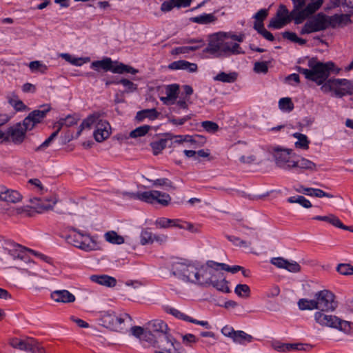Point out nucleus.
<instances>
[{
  "instance_id": "obj_1",
  "label": "nucleus",
  "mask_w": 353,
  "mask_h": 353,
  "mask_svg": "<svg viewBox=\"0 0 353 353\" xmlns=\"http://www.w3.org/2000/svg\"><path fill=\"white\" fill-rule=\"evenodd\" d=\"M293 9L290 12L285 5L281 4L274 17L272 18L268 28L281 29L292 20L295 24L302 23L308 17L314 14L323 5V0H292Z\"/></svg>"
},
{
  "instance_id": "obj_2",
  "label": "nucleus",
  "mask_w": 353,
  "mask_h": 353,
  "mask_svg": "<svg viewBox=\"0 0 353 353\" xmlns=\"http://www.w3.org/2000/svg\"><path fill=\"white\" fill-rule=\"evenodd\" d=\"M151 344L159 349L154 353H183L181 345L167 333L168 325L162 320L156 319L147 324Z\"/></svg>"
},
{
  "instance_id": "obj_3",
  "label": "nucleus",
  "mask_w": 353,
  "mask_h": 353,
  "mask_svg": "<svg viewBox=\"0 0 353 353\" xmlns=\"http://www.w3.org/2000/svg\"><path fill=\"white\" fill-rule=\"evenodd\" d=\"M309 69L297 68V71L303 74L305 79L323 86L327 80L330 72L334 70V64L332 61L323 63L316 59L312 58L308 61Z\"/></svg>"
},
{
  "instance_id": "obj_4",
  "label": "nucleus",
  "mask_w": 353,
  "mask_h": 353,
  "mask_svg": "<svg viewBox=\"0 0 353 353\" xmlns=\"http://www.w3.org/2000/svg\"><path fill=\"white\" fill-rule=\"evenodd\" d=\"M327 311H316L314 313L316 323L322 327H327L347 333L351 330V323L338 316L329 314Z\"/></svg>"
},
{
  "instance_id": "obj_5",
  "label": "nucleus",
  "mask_w": 353,
  "mask_h": 353,
  "mask_svg": "<svg viewBox=\"0 0 353 353\" xmlns=\"http://www.w3.org/2000/svg\"><path fill=\"white\" fill-rule=\"evenodd\" d=\"M321 90L324 93L334 92L337 97H342L346 94H353V81L345 79H330L323 86Z\"/></svg>"
},
{
  "instance_id": "obj_6",
  "label": "nucleus",
  "mask_w": 353,
  "mask_h": 353,
  "mask_svg": "<svg viewBox=\"0 0 353 353\" xmlns=\"http://www.w3.org/2000/svg\"><path fill=\"white\" fill-rule=\"evenodd\" d=\"M91 68L97 71L103 70L111 71L113 73L123 74L124 72L135 74L138 70L131 66L117 61H113L110 58L106 57L100 61H95L91 63Z\"/></svg>"
},
{
  "instance_id": "obj_7",
  "label": "nucleus",
  "mask_w": 353,
  "mask_h": 353,
  "mask_svg": "<svg viewBox=\"0 0 353 353\" xmlns=\"http://www.w3.org/2000/svg\"><path fill=\"white\" fill-rule=\"evenodd\" d=\"M307 19L300 30L302 35L324 31L329 28L328 15L323 12H319Z\"/></svg>"
},
{
  "instance_id": "obj_8",
  "label": "nucleus",
  "mask_w": 353,
  "mask_h": 353,
  "mask_svg": "<svg viewBox=\"0 0 353 353\" xmlns=\"http://www.w3.org/2000/svg\"><path fill=\"white\" fill-rule=\"evenodd\" d=\"M292 150L281 147H274L270 150L276 165L284 170H290L294 165V159L292 155Z\"/></svg>"
},
{
  "instance_id": "obj_9",
  "label": "nucleus",
  "mask_w": 353,
  "mask_h": 353,
  "mask_svg": "<svg viewBox=\"0 0 353 353\" xmlns=\"http://www.w3.org/2000/svg\"><path fill=\"white\" fill-rule=\"evenodd\" d=\"M314 299L319 311L334 312L337 307L335 295L330 290L317 292L314 294Z\"/></svg>"
},
{
  "instance_id": "obj_10",
  "label": "nucleus",
  "mask_w": 353,
  "mask_h": 353,
  "mask_svg": "<svg viewBox=\"0 0 353 353\" xmlns=\"http://www.w3.org/2000/svg\"><path fill=\"white\" fill-rule=\"evenodd\" d=\"M69 230L77 233V235L74 236L73 241L71 242L74 246L86 252L97 249L98 244L94 237L88 234H84L72 227H70Z\"/></svg>"
},
{
  "instance_id": "obj_11",
  "label": "nucleus",
  "mask_w": 353,
  "mask_h": 353,
  "mask_svg": "<svg viewBox=\"0 0 353 353\" xmlns=\"http://www.w3.org/2000/svg\"><path fill=\"white\" fill-rule=\"evenodd\" d=\"M137 196L141 201L150 204L158 203L162 206H168L172 199L168 193L154 190L143 192Z\"/></svg>"
},
{
  "instance_id": "obj_12",
  "label": "nucleus",
  "mask_w": 353,
  "mask_h": 353,
  "mask_svg": "<svg viewBox=\"0 0 353 353\" xmlns=\"http://www.w3.org/2000/svg\"><path fill=\"white\" fill-rule=\"evenodd\" d=\"M197 268L194 265L176 262L172 266V273L176 277L193 283L194 279V273L196 272Z\"/></svg>"
},
{
  "instance_id": "obj_13",
  "label": "nucleus",
  "mask_w": 353,
  "mask_h": 353,
  "mask_svg": "<svg viewBox=\"0 0 353 353\" xmlns=\"http://www.w3.org/2000/svg\"><path fill=\"white\" fill-rule=\"evenodd\" d=\"M27 126L23 121L10 127L5 132L6 141H11L16 145L21 144L25 140L26 132L31 130V129L27 128Z\"/></svg>"
},
{
  "instance_id": "obj_14",
  "label": "nucleus",
  "mask_w": 353,
  "mask_h": 353,
  "mask_svg": "<svg viewBox=\"0 0 353 353\" xmlns=\"http://www.w3.org/2000/svg\"><path fill=\"white\" fill-rule=\"evenodd\" d=\"M212 265H217V262L208 261L204 265L197 268L194 273L193 283L205 286L210 285L211 279L210 275L211 271L214 270Z\"/></svg>"
},
{
  "instance_id": "obj_15",
  "label": "nucleus",
  "mask_w": 353,
  "mask_h": 353,
  "mask_svg": "<svg viewBox=\"0 0 353 353\" xmlns=\"http://www.w3.org/2000/svg\"><path fill=\"white\" fill-rule=\"evenodd\" d=\"M228 38L226 33H217L212 35L208 46L203 50V52L210 53L215 57L223 56V46L224 40Z\"/></svg>"
},
{
  "instance_id": "obj_16",
  "label": "nucleus",
  "mask_w": 353,
  "mask_h": 353,
  "mask_svg": "<svg viewBox=\"0 0 353 353\" xmlns=\"http://www.w3.org/2000/svg\"><path fill=\"white\" fill-rule=\"evenodd\" d=\"M214 269V271H211L210 273V285L213 286L217 290L222 292L228 293L230 292L229 287L228 286V281L225 280L223 272H222L221 268L219 265H212Z\"/></svg>"
},
{
  "instance_id": "obj_17",
  "label": "nucleus",
  "mask_w": 353,
  "mask_h": 353,
  "mask_svg": "<svg viewBox=\"0 0 353 353\" xmlns=\"http://www.w3.org/2000/svg\"><path fill=\"white\" fill-rule=\"evenodd\" d=\"M42 110H35L31 112L24 119V125H28L27 128L32 130L34 127L46 117V114L50 110L49 105H44L41 107Z\"/></svg>"
},
{
  "instance_id": "obj_18",
  "label": "nucleus",
  "mask_w": 353,
  "mask_h": 353,
  "mask_svg": "<svg viewBox=\"0 0 353 353\" xmlns=\"http://www.w3.org/2000/svg\"><path fill=\"white\" fill-rule=\"evenodd\" d=\"M30 203L32 204V209H34L37 213H44L53 209L57 203V200L54 198H45L42 199L33 198L30 199Z\"/></svg>"
},
{
  "instance_id": "obj_19",
  "label": "nucleus",
  "mask_w": 353,
  "mask_h": 353,
  "mask_svg": "<svg viewBox=\"0 0 353 353\" xmlns=\"http://www.w3.org/2000/svg\"><path fill=\"white\" fill-rule=\"evenodd\" d=\"M270 263L280 269H285L290 272L297 273L301 270V265L294 261H288L283 257L271 259Z\"/></svg>"
},
{
  "instance_id": "obj_20",
  "label": "nucleus",
  "mask_w": 353,
  "mask_h": 353,
  "mask_svg": "<svg viewBox=\"0 0 353 353\" xmlns=\"http://www.w3.org/2000/svg\"><path fill=\"white\" fill-rule=\"evenodd\" d=\"M23 199L22 194L17 190L0 186V200L10 203H17Z\"/></svg>"
},
{
  "instance_id": "obj_21",
  "label": "nucleus",
  "mask_w": 353,
  "mask_h": 353,
  "mask_svg": "<svg viewBox=\"0 0 353 353\" xmlns=\"http://www.w3.org/2000/svg\"><path fill=\"white\" fill-rule=\"evenodd\" d=\"M110 125L105 120L98 121L96 124V130L94 132V137L97 142H102L109 137L110 134Z\"/></svg>"
},
{
  "instance_id": "obj_22",
  "label": "nucleus",
  "mask_w": 353,
  "mask_h": 353,
  "mask_svg": "<svg viewBox=\"0 0 353 353\" xmlns=\"http://www.w3.org/2000/svg\"><path fill=\"white\" fill-rule=\"evenodd\" d=\"M179 92V86L177 84H170L165 87V97H161L160 100L165 105L174 104L178 97Z\"/></svg>"
},
{
  "instance_id": "obj_23",
  "label": "nucleus",
  "mask_w": 353,
  "mask_h": 353,
  "mask_svg": "<svg viewBox=\"0 0 353 353\" xmlns=\"http://www.w3.org/2000/svg\"><path fill=\"white\" fill-rule=\"evenodd\" d=\"M51 298L57 303H69L75 301V296L66 290H55L51 293Z\"/></svg>"
},
{
  "instance_id": "obj_24",
  "label": "nucleus",
  "mask_w": 353,
  "mask_h": 353,
  "mask_svg": "<svg viewBox=\"0 0 353 353\" xmlns=\"http://www.w3.org/2000/svg\"><path fill=\"white\" fill-rule=\"evenodd\" d=\"M100 116L99 113L95 112L85 118L79 126V130L77 133V137H79L82 130L84 129L90 130L93 127L96 128V124H97L98 121H101L102 120L100 119Z\"/></svg>"
},
{
  "instance_id": "obj_25",
  "label": "nucleus",
  "mask_w": 353,
  "mask_h": 353,
  "mask_svg": "<svg viewBox=\"0 0 353 353\" xmlns=\"http://www.w3.org/2000/svg\"><path fill=\"white\" fill-rule=\"evenodd\" d=\"M329 28H335L339 26H343L350 22V17L348 14H341L328 16Z\"/></svg>"
},
{
  "instance_id": "obj_26",
  "label": "nucleus",
  "mask_w": 353,
  "mask_h": 353,
  "mask_svg": "<svg viewBox=\"0 0 353 353\" xmlns=\"http://www.w3.org/2000/svg\"><path fill=\"white\" fill-rule=\"evenodd\" d=\"M272 347L275 350L281 352L305 350L304 345L302 343H283L279 341L274 342L272 343Z\"/></svg>"
},
{
  "instance_id": "obj_27",
  "label": "nucleus",
  "mask_w": 353,
  "mask_h": 353,
  "mask_svg": "<svg viewBox=\"0 0 353 353\" xmlns=\"http://www.w3.org/2000/svg\"><path fill=\"white\" fill-rule=\"evenodd\" d=\"M169 68L172 70H185L193 72L196 71L197 65L185 60L176 61L169 65Z\"/></svg>"
},
{
  "instance_id": "obj_28",
  "label": "nucleus",
  "mask_w": 353,
  "mask_h": 353,
  "mask_svg": "<svg viewBox=\"0 0 353 353\" xmlns=\"http://www.w3.org/2000/svg\"><path fill=\"white\" fill-rule=\"evenodd\" d=\"M90 279L96 283L109 288L114 287L117 284V280L114 277L108 275L94 274L90 276Z\"/></svg>"
},
{
  "instance_id": "obj_29",
  "label": "nucleus",
  "mask_w": 353,
  "mask_h": 353,
  "mask_svg": "<svg viewBox=\"0 0 353 353\" xmlns=\"http://www.w3.org/2000/svg\"><path fill=\"white\" fill-rule=\"evenodd\" d=\"M159 114L160 113L155 108L145 109L137 113L135 119L138 122H142L145 119L154 121L159 117Z\"/></svg>"
},
{
  "instance_id": "obj_30",
  "label": "nucleus",
  "mask_w": 353,
  "mask_h": 353,
  "mask_svg": "<svg viewBox=\"0 0 353 353\" xmlns=\"http://www.w3.org/2000/svg\"><path fill=\"white\" fill-rule=\"evenodd\" d=\"M243 53V51L238 43H233L232 41H227L225 39L224 40L223 46V56L230 54H240Z\"/></svg>"
},
{
  "instance_id": "obj_31",
  "label": "nucleus",
  "mask_w": 353,
  "mask_h": 353,
  "mask_svg": "<svg viewBox=\"0 0 353 353\" xmlns=\"http://www.w3.org/2000/svg\"><path fill=\"white\" fill-rule=\"evenodd\" d=\"M315 220L325 221L334 227L341 229H348L346 225H343L340 219L334 214H330L327 216H316L313 218Z\"/></svg>"
},
{
  "instance_id": "obj_32",
  "label": "nucleus",
  "mask_w": 353,
  "mask_h": 353,
  "mask_svg": "<svg viewBox=\"0 0 353 353\" xmlns=\"http://www.w3.org/2000/svg\"><path fill=\"white\" fill-rule=\"evenodd\" d=\"M8 102L16 111H26L28 108L19 97L14 93H11L7 96Z\"/></svg>"
},
{
  "instance_id": "obj_33",
  "label": "nucleus",
  "mask_w": 353,
  "mask_h": 353,
  "mask_svg": "<svg viewBox=\"0 0 353 353\" xmlns=\"http://www.w3.org/2000/svg\"><path fill=\"white\" fill-rule=\"evenodd\" d=\"M10 248H6L9 254H10L14 259H26L25 250L26 248L14 243H10Z\"/></svg>"
},
{
  "instance_id": "obj_34",
  "label": "nucleus",
  "mask_w": 353,
  "mask_h": 353,
  "mask_svg": "<svg viewBox=\"0 0 353 353\" xmlns=\"http://www.w3.org/2000/svg\"><path fill=\"white\" fill-rule=\"evenodd\" d=\"M216 20V17L214 16L213 13H203L201 15L191 17L190 21L202 25L210 24L214 23Z\"/></svg>"
},
{
  "instance_id": "obj_35",
  "label": "nucleus",
  "mask_w": 353,
  "mask_h": 353,
  "mask_svg": "<svg viewBox=\"0 0 353 353\" xmlns=\"http://www.w3.org/2000/svg\"><path fill=\"white\" fill-rule=\"evenodd\" d=\"M238 77V73L236 72H230L229 73H226L224 72H221L217 75H216L213 79L216 81H221L223 83H232L236 81Z\"/></svg>"
},
{
  "instance_id": "obj_36",
  "label": "nucleus",
  "mask_w": 353,
  "mask_h": 353,
  "mask_svg": "<svg viewBox=\"0 0 353 353\" xmlns=\"http://www.w3.org/2000/svg\"><path fill=\"white\" fill-rule=\"evenodd\" d=\"M104 238L107 242L112 244L121 245L125 242L124 238L113 230L105 232Z\"/></svg>"
},
{
  "instance_id": "obj_37",
  "label": "nucleus",
  "mask_w": 353,
  "mask_h": 353,
  "mask_svg": "<svg viewBox=\"0 0 353 353\" xmlns=\"http://www.w3.org/2000/svg\"><path fill=\"white\" fill-rule=\"evenodd\" d=\"M32 339H28L27 340H21L17 338L11 339L9 343L10 345L16 349H19L23 351H28V348L30 345V340Z\"/></svg>"
},
{
  "instance_id": "obj_38",
  "label": "nucleus",
  "mask_w": 353,
  "mask_h": 353,
  "mask_svg": "<svg viewBox=\"0 0 353 353\" xmlns=\"http://www.w3.org/2000/svg\"><path fill=\"white\" fill-rule=\"evenodd\" d=\"M293 137L297 139L295 142V146L297 148L303 150H307L309 148L310 141L306 135L296 132L293 134Z\"/></svg>"
},
{
  "instance_id": "obj_39",
  "label": "nucleus",
  "mask_w": 353,
  "mask_h": 353,
  "mask_svg": "<svg viewBox=\"0 0 353 353\" xmlns=\"http://www.w3.org/2000/svg\"><path fill=\"white\" fill-rule=\"evenodd\" d=\"M252 339H253V337L251 335L245 333L243 331L238 330V331L235 332V334H234V338L232 340L234 343H236L245 344L247 343L252 342Z\"/></svg>"
},
{
  "instance_id": "obj_40",
  "label": "nucleus",
  "mask_w": 353,
  "mask_h": 353,
  "mask_svg": "<svg viewBox=\"0 0 353 353\" xmlns=\"http://www.w3.org/2000/svg\"><path fill=\"white\" fill-rule=\"evenodd\" d=\"M152 127L148 125H144L139 126L130 132L129 137L130 138H139L146 135L151 130Z\"/></svg>"
},
{
  "instance_id": "obj_41",
  "label": "nucleus",
  "mask_w": 353,
  "mask_h": 353,
  "mask_svg": "<svg viewBox=\"0 0 353 353\" xmlns=\"http://www.w3.org/2000/svg\"><path fill=\"white\" fill-rule=\"evenodd\" d=\"M293 168L314 170L316 169V164L310 160L301 158L298 160H294V165Z\"/></svg>"
},
{
  "instance_id": "obj_42",
  "label": "nucleus",
  "mask_w": 353,
  "mask_h": 353,
  "mask_svg": "<svg viewBox=\"0 0 353 353\" xmlns=\"http://www.w3.org/2000/svg\"><path fill=\"white\" fill-rule=\"evenodd\" d=\"M279 108L281 112H290L294 110V103L290 97H283L279 101Z\"/></svg>"
},
{
  "instance_id": "obj_43",
  "label": "nucleus",
  "mask_w": 353,
  "mask_h": 353,
  "mask_svg": "<svg viewBox=\"0 0 353 353\" xmlns=\"http://www.w3.org/2000/svg\"><path fill=\"white\" fill-rule=\"evenodd\" d=\"M298 306L301 310H317L315 299H301L298 302Z\"/></svg>"
},
{
  "instance_id": "obj_44",
  "label": "nucleus",
  "mask_w": 353,
  "mask_h": 353,
  "mask_svg": "<svg viewBox=\"0 0 353 353\" xmlns=\"http://www.w3.org/2000/svg\"><path fill=\"white\" fill-rule=\"evenodd\" d=\"M288 202L290 203H298L305 208H310L312 207L310 201L304 196L300 195L289 197L288 199Z\"/></svg>"
},
{
  "instance_id": "obj_45",
  "label": "nucleus",
  "mask_w": 353,
  "mask_h": 353,
  "mask_svg": "<svg viewBox=\"0 0 353 353\" xmlns=\"http://www.w3.org/2000/svg\"><path fill=\"white\" fill-rule=\"evenodd\" d=\"M131 333L135 337L145 339L151 343L152 339L149 336L148 332H145L143 327L140 326H134L131 328Z\"/></svg>"
},
{
  "instance_id": "obj_46",
  "label": "nucleus",
  "mask_w": 353,
  "mask_h": 353,
  "mask_svg": "<svg viewBox=\"0 0 353 353\" xmlns=\"http://www.w3.org/2000/svg\"><path fill=\"white\" fill-rule=\"evenodd\" d=\"M29 68L33 72H39L41 74L46 73L48 70V66L43 64L40 61H33L29 63Z\"/></svg>"
},
{
  "instance_id": "obj_47",
  "label": "nucleus",
  "mask_w": 353,
  "mask_h": 353,
  "mask_svg": "<svg viewBox=\"0 0 353 353\" xmlns=\"http://www.w3.org/2000/svg\"><path fill=\"white\" fill-rule=\"evenodd\" d=\"M153 238L154 233L147 229L144 230L141 233L140 243L142 245L152 244L154 243Z\"/></svg>"
},
{
  "instance_id": "obj_48",
  "label": "nucleus",
  "mask_w": 353,
  "mask_h": 353,
  "mask_svg": "<svg viewBox=\"0 0 353 353\" xmlns=\"http://www.w3.org/2000/svg\"><path fill=\"white\" fill-rule=\"evenodd\" d=\"M117 315L114 312H107L102 316L103 322L110 327H116Z\"/></svg>"
},
{
  "instance_id": "obj_49",
  "label": "nucleus",
  "mask_w": 353,
  "mask_h": 353,
  "mask_svg": "<svg viewBox=\"0 0 353 353\" xmlns=\"http://www.w3.org/2000/svg\"><path fill=\"white\" fill-rule=\"evenodd\" d=\"M234 292L240 297H248L250 294V289L246 284H238L235 289Z\"/></svg>"
},
{
  "instance_id": "obj_50",
  "label": "nucleus",
  "mask_w": 353,
  "mask_h": 353,
  "mask_svg": "<svg viewBox=\"0 0 353 353\" xmlns=\"http://www.w3.org/2000/svg\"><path fill=\"white\" fill-rule=\"evenodd\" d=\"M176 102V107L173 108V112L179 114V110H187L188 108V105L190 103V97H185L181 99H179Z\"/></svg>"
},
{
  "instance_id": "obj_51",
  "label": "nucleus",
  "mask_w": 353,
  "mask_h": 353,
  "mask_svg": "<svg viewBox=\"0 0 353 353\" xmlns=\"http://www.w3.org/2000/svg\"><path fill=\"white\" fill-rule=\"evenodd\" d=\"M166 143L167 140L163 139L151 143L150 145L152 148L153 153L156 155L158 154L166 147Z\"/></svg>"
},
{
  "instance_id": "obj_52",
  "label": "nucleus",
  "mask_w": 353,
  "mask_h": 353,
  "mask_svg": "<svg viewBox=\"0 0 353 353\" xmlns=\"http://www.w3.org/2000/svg\"><path fill=\"white\" fill-rule=\"evenodd\" d=\"M165 310L167 313L170 314L173 316H174L176 318L183 319L184 321H188V316L185 315V314L180 312L179 310L172 307L171 306H166L165 307Z\"/></svg>"
},
{
  "instance_id": "obj_53",
  "label": "nucleus",
  "mask_w": 353,
  "mask_h": 353,
  "mask_svg": "<svg viewBox=\"0 0 353 353\" xmlns=\"http://www.w3.org/2000/svg\"><path fill=\"white\" fill-rule=\"evenodd\" d=\"M201 126L209 133H214L219 129L217 123L210 121H205L201 123Z\"/></svg>"
},
{
  "instance_id": "obj_54",
  "label": "nucleus",
  "mask_w": 353,
  "mask_h": 353,
  "mask_svg": "<svg viewBox=\"0 0 353 353\" xmlns=\"http://www.w3.org/2000/svg\"><path fill=\"white\" fill-rule=\"evenodd\" d=\"M197 50V47H188V46H181L174 48L171 50V54L177 55L179 54H188L190 51H195Z\"/></svg>"
},
{
  "instance_id": "obj_55",
  "label": "nucleus",
  "mask_w": 353,
  "mask_h": 353,
  "mask_svg": "<svg viewBox=\"0 0 353 353\" xmlns=\"http://www.w3.org/2000/svg\"><path fill=\"white\" fill-rule=\"evenodd\" d=\"M170 219L165 217H160L154 221V225L158 229L170 228Z\"/></svg>"
},
{
  "instance_id": "obj_56",
  "label": "nucleus",
  "mask_w": 353,
  "mask_h": 353,
  "mask_svg": "<svg viewBox=\"0 0 353 353\" xmlns=\"http://www.w3.org/2000/svg\"><path fill=\"white\" fill-rule=\"evenodd\" d=\"M117 83L122 84L125 88L126 92H132L137 88L136 84L125 79H121L120 81H117Z\"/></svg>"
},
{
  "instance_id": "obj_57",
  "label": "nucleus",
  "mask_w": 353,
  "mask_h": 353,
  "mask_svg": "<svg viewBox=\"0 0 353 353\" xmlns=\"http://www.w3.org/2000/svg\"><path fill=\"white\" fill-rule=\"evenodd\" d=\"M227 239L236 246L248 248L251 245L250 242L241 240L234 236H228Z\"/></svg>"
},
{
  "instance_id": "obj_58",
  "label": "nucleus",
  "mask_w": 353,
  "mask_h": 353,
  "mask_svg": "<svg viewBox=\"0 0 353 353\" xmlns=\"http://www.w3.org/2000/svg\"><path fill=\"white\" fill-rule=\"evenodd\" d=\"M337 271L343 275L353 274V266L350 264H339Z\"/></svg>"
},
{
  "instance_id": "obj_59",
  "label": "nucleus",
  "mask_w": 353,
  "mask_h": 353,
  "mask_svg": "<svg viewBox=\"0 0 353 353\" xmlns=\"http://www.w3.org/2000/svg\"><path fill=\"white\" fill-rule=\"evenodd\" d=\"M174 8H176L174 0H166L161 6V10L163 12L171 11Z\"/></svg>"
},
{
  "instance_id": "obj_60",
  "label": "nucleus",
  "mask_w": 353,
  "mask_h": 353,
  "mask_svg": "<svg viewBox=\"0 0 353 353\" xmlns=\"http://www.w3.org/2000/svg\"><path fill=\"white\" fill-rule=\"evenodd\" d=\"M217 265L221 266L222 270L230 272L232 274H234V273L237 272L238 271L243 270V267H241L240 265H234V266L230 267L228 265L223 263H217Z\"/></svg>"
},
{
  "instance_id": "obj_61",
  "label": "nucleus",
  "mask_w": 353,
  "mask_h": 353,
  "mask_svg": "<svg viewBox=\"0 0 353 353\" xmlns=\"http://www.w3.org/2000/svg\"><path fill=\"white\" fill-rule=\"evenodd\" d=\"M191 119L190 116H185L183 118L181 119H176L173 117H170L168 118V122L172 123L174 125H182L186 122L187 121L190 120Z\"/></svg>"
},
{
  "instance_id": "obj_62",
  "label": "nucleus",
  "mask_w": 353,
  "mask_h": 353,
  "mask_svg": "<svg viewBox=\"0 0 353 353\" xmlns=\"http://www.w3.org/2000/svg\"><path fill=\"white\" fill-rule=\"evenodd\" d=\"M30 346L28 348V352H30L32 353H43V347L39 345L37 341L32 339L30 340Z\"/></svg>"
},
{
  "instance_id": "obj_63",
  "label": "nucleus",
  "mask_w": 353,
  "mask_h": 353,
  "mask_svg": "<svg viewBox=\"0 0 353 353\" xmlns=\"http://www.w3.org/2000/svg\"><path fill=\"white\" fill-rule=\"evenodd\" d=\"M65 127L69 128L77 123L79 119L74 115H68L65 118H62Z\"/></svg>"
},
{
  "instance_id": "obj_64",
  "label": "nucleus",
  "mask_w": 353,
  "mask_h": 353,
  "mask_svg": "<svg viewBox=\"0 0 353 353\" xmlns=\"http://www.w3.org/2000/svg\"><path fill=\"white\" fill-rule=\"evenodd\" d=\"M268 68L266 62H256L254 63V70L256 73H266Z\"/></svg>"
}]
</instances>
